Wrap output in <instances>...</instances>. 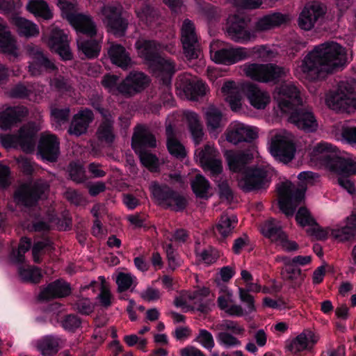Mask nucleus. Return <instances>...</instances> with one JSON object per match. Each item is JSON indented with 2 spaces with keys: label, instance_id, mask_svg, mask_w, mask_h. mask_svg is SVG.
<instances>
[{
  "label": "nucleus",
  "instance_id": "49530a36",
  "mask_svg": "<svg viewBox=\"0 0 356 356\" xmlns=\"http://www.w3.org/2000/svg\"><path fill=\"white\" fill-rule=\"evenodd\" d=\"M167 147L170 154L177 158L185 157L186 152L184 145L176 138L173 128L168 125L165 129Z\"/></svg>",
  "mask_w": 356,
  "mask_h": 356
},
{
  "label": "nucleus",
  "instance_id": "5fc2aeb1",
  "mask_svg": "<svg viewBox=\"0 0 356 356\" xmlns=\"http://www.w3.org/2000/svg\"><path fill=\"white\" fill-rule=\"evenodd\" d=\"M330 233L331 236L339 242L348 241L356 237L346 220L337 227L332 229Z\"/></svg>",
  "mask_w": 356,
  "mask_h": 356
},
{
  "label": "nucleus",
  "instance_id": "cd10ccee",
  "mask_svg": "<svg viewBox=\"0 0 356 356\" xmlns=\"http://www.w3.org/2000/svg\"><path fill=\"white\" fill-rule=\"evenodd\" d=\"M59 144L55 135H42L38 145V152L42 159L50 162L56 161L60 153Z\"/></svg>",
  "mask_w": 356,
  "mask_h": 356
},
{
  "label": "nucleus",
  "instance_id": "a19ab883",
  "mask_svg": "<svg viewBox=\"0 0 356 356\" xmlns=\"http://www.w3.org/2000/svg\"><path fill=\"white\" fill-rule=\"evenodd\" d=\"M282 260L284 263V267L281 272L282 279L287 282L293 288L300 286L303 280L301 270L298 266H293L284 259H282Z\"/></svg>",
  "mask_w": 356,
  "mask_h": 356
},
{
  "label": "nucleus",
  "instance_id": "5701e85b",
  "mask_svg": "<svg viewBox=\"0 0 356 356\" xmlns=\"http://www.w3.org/2000/svg\"><path fill=\"white\" fill-rule=\"evenodd\" d=\"M47 44L50 49L56 51L63 60H70L72 58L69 47L68 35L63 30L52 26Z\"/></svg>",
  "mask_w": 356,
  "mask_h": 356
},
{
  "label": "nucleus",
  "instance_id": "a18cd8bd",
  "mask_svg": "<svg viewBox=\"0 0 356 356\" xmlns=\"http://www.w3.org/2000/svg\"><path fill=\"white\" fill-rule=\"evenodd\" d=\"M335 162L332 172L339 175H356V157L353 156H338Z\"/></svg>",
  "mask_w": 356,
  "mask_h": 356
},
{
  "label": "nucleus",
  "instance_id": "dca6fc26",
  "mask_svg": "<svg viewBox=\"0 0 356 356\" xmlns=\"http://www.w3.org/2000/svg\"><path fill=\"white\" fill-rule=\"evenodd\" d=\"M195 155L204 171H209L212 176L218 175L222 170V161L218 150L211 143L197 149Z\"/></svg>",
  "mask_w": 356,
  "mask_h": 356
},
{
  "label": "nucleus",
  "instance_id": "9d476101",
  "mask_svg": "<svg viewBox=\"0 0 356 356\" xmlns=\"http://www.w3.org/2000/svg\"><path fill=\"white\" fill-rule=\"evenodd\" d=\"M49 189L48 183L39 179L32 184H24L15 193V201L18 204L25 207L35 205L40 199L46 197Z\"/></svg>",
  "mask_w": 356,
  "mask_h": 356
},
{
  "label": "nucleus",
  "instance_id": "864d4df0",
  "mask_svg": "<svg viewBox=\"0 0 356 356\" xmlns=\"http://www.w3.org/2000/svg\"><path fill=\"white\" fill-rule=\"evenodd\" d=\"M175 63L172 60L159 56L155 63L149 67L154 73H158V75L161 74L170 77L175 72Z\"/></svg>",
  "mask_w": 356,
  "mask_h": 356
},
{
  "label": "nucleus",
  "instance_id": "473e14b6",
  "mask_svg": "<svg viewBox=\"0 0 356 356\" xmlns=\"http://www.w3.org/2000/svg\"><path fill=\"white\" fill-rule=\"evenodd\" d=\"M291 20L290 15L281 13H273L259 18L254 26L257 31H266L288 23Z\"/></svg>",
  "mask_w": 356,
  "mask_h": 356
},
{
  "label": "nucleus",
  "instance_id": "39448f33",
  "mask_svg": "<svg viewBox=\"0 0 356 356\" xmlns=\"http://www.w3.org/2000/svg\"><path fill=\"white\" fill-rule=\"evenodd\" d=\"M305 188L297 187L291 181L282 183L277 187L279 207L287 216L293 215L296 207L305 199Z\"/></svg>",
  "mask_w": 356,
  "mask_h": 356
},
{
  "label": "nucleus",
  "instance_id": "f704fd0d",
  "mask_svg": "<svg viewBox=\"0 0 356 356\" xmlns=\"http://www.w3.org/2000/svg\"><path fill=\"white\" fill-rule=\"evenodd\" d=\"M70 293V286L67 282L61 280H56L44 288L40 295V300H49L56 298H63Z\"/></svg>",
  "mask_w": 356,
  "mask_h": 356
},
{
  "label": "nucleus",
  "instance_id": "9b49d317",
  "mask_svg": "<svg viewBox=\"0 0 356 356\" xmlns=\"http://www.w3.org/2000/svg\"><path fill=\"white\" fill-rule=\"evenodd\" d=\"M122 8L118 3L104 5L101 9L102 19L108 31L118 36L124 35L128 22L122 17Z\"/></svg>",
  "mask_w": 356,
  "mask_h": 356
},
{
  "label": "nucleus",
  "instance_id": "e2e57ef3",
  "mask_svg": "<svg viewBox=\"0 0 356 356\" xmlns=\"http://www.w3.org/2000/svg\"><path fill=\"white\" fill-rule=\"evenodd\" d=\"M207 86L202 81H197L195 83H190L185 92L189 96V98L193 100H196L200 97H202L206 94Z\"/></svg>",
  "mask_w": 356,
  "mask_h": 356
},
{
  "label": "nucleus",
  "instance_id": "09e8293b",
  "mask_svg": "<svg viewBox=\"0 0 356 356\" xmlns=\"http://www.w3.org/2000/svg\"><path fill=\"white\" fill-rule=\"evenodd\" d=\"M246 285V289L241 287L238 288V296L240 300L245 304H248V312H254L256 307L254 305V297L249 293V292L258 293L261 290V286L257 283H254L252 281L248 282Z\"/></svg>",
  "mask_w": 356,
  "mask_h": 356
},
{
  "label": "nucleus",
  "instance_id": "c756f323",
  "mask_svg": "<svg viewBox=\"0 0 356 356\" xmlns=\"http://www.w3.org/2000/svg\"><path fill=\"white\" fill-rule=\"evenodd\" d=\"M139 57L150 67L155 63L161 51V44L155 40L140 39L135 44Z\"/></svg>",
  "mask_w": 356,
  "mask_h": 356
},
{
  "label": "nucleus",
  "instance_id": "ddd939ff",
  "mask_svg": "<svg viewBox=\"0 0 356 356\" xmlns=\"http://www.w3.org/2000/svg\"><path fill=\"white\" fill-rule=\"evenodd\" d=\"M38 129L34 123L29 122L20 128L15 135H1L0 143L6 147H11L19 145L25 152H31L35 147V134Z\"/></svg>",
  "mask_w": 356,
  "mask_h": 356
},
{
  "label": "nucleus",
  "instance_id": "37998d69",
  "mask_svg": "<svg viewBox=\"0 0 356 356\" xmlns=\"http://www.w3.org/2000/svg\"><path fill=\"white\" fill-rule=\"evenodd\" d=\"M60 343L58 337L47 335L38 339L35 346L43 356H54L58 351Z\"/></svg>",
  "mask_w": 356,
  "mask_h": 356
},
{
  "label": "nucleus",
  "instance_id": "7ed1b4c3",
  "mask_svg": "<svg viewBox=\"0 0 356 356\" xmlns=\"http://www.w3.org/2000/svg\"><path fill=\"white\" fill-rule=\"evenodd\" d=\"M132 148L138 154L142 164L152 172H156L159 168V161L156 155L147 150L156 146L154 135L144 126L136 127L132 137Z\"/></svg>",
  "mask_w": 356,
  "mask_h": 356
},
{
  "label": "nucleus",
  "instance_id": "052dcab7",
  "mask_svg": "<svg viewBox=\"0 0 356 356\" xmlns=\"http://www.w3.org/2000/svg\"><path fill=\"white\" fill-rule=\"evenodd\" d=\"M339 140L343 143L356 145V126L343 125L339 133Z\"/></svg>",
  "mask_w": 356,
  "mask_h": 356
},
{
  "label": "nucleus",
  "instance_id": "c85d7f7f",
  "mask_svg": "<svg viewBox=\"0 0 356 356\" xmlns=\"http://www.w3.org/2000/svg\"><path fill=\"white\" fill-rule=\"evenodd\" d=\"M29 114V111L24 106H10L0 113V129L8 130L22 122Z\"/></svg>",
  "mask_w": 356,
  "mask_h": 356
},
{
  "label": "nucleus",
  "instance_id": "f03ea898",
  "mask_svg": "<svg viewBox=\"0 0 356 356\" xmlns=\"http://www.w3.org/2000/svg\"><path fill=\"white\" fill-rule=\"evenodd\" d=\"M253 156L248 152L229 153L227 161L229 169L235 172H242L238 178V186L245 192L265 187L270 182L272 168L269 165H261L254 168H247Z\"/></svg>",
  "mask_w": 356,
  "mask_h": 356
},
{
  "label": "nucleus",
  "instance_id": "69168bd1",
  "mask_svg": "<svg viewBox=\"0 0 356 356\" xmlns=\"http://www.w3.org/2000/svg\"><path fill=\"white\" fill-rule=\"evenodd\" d=\"M100 281L99 289L100 293L98 297L99 298V301L101 304L104 307H108L111 304V293L110 290L106 284V280L104 277L99 276L98 278Z\"/></svg>",
  "mask_w": 356,
  "mask_h": 356
},
{
  "label": "nucleus",
  "instance_id": "20e7f679",
  "mask_svg": "<svg viewBox=\"0 0 356 356\" xmlns=\"http://www.w3.org/2000/svg\"><path fill=\"white\" fill-rule=\"evenodd\" d=\"M326 104L337 112L350 113L356 110V89L353 81H341L337 89L326 95Z\"/></svg>",
  "mask_w": 356,
  "mask_h": 356
},
{
  "label": "nucleus",
  "instance_id": "0e129e2a",
  "mask_svg": "<svg viewBox=\"0 0 356 356\" xmlns=\"http://www.w3.org/2000/svg\"><path fill=\"white\" fill-rule=\"evenodd\" d=\"M69 175L72 180L81 183L86 180L85 170L82 165L78 163H71L69 165Z\"/></svg>",
  "mask_w": 356,
  "mask_h": 356
},
{
  "label": "nucleus",
  "instance_id": "2eb2a0df",
  "mask_svg": "<svg viewBox=\"0 0 356 356\" xmlns=\"http://www.w3.org/2000/svg\"><path fill=\"white\" fill-rule=\"evenodd\" d=\"M262 234L276 245L286 251L296 250L298 244L289 241L285 232L282 229L280 222L273 218L266 221L261 227Z\"/></svg>",
  "mask_w": 356,
  "mask_h": 356
},
{
  "label": "nucleus",
  "instance_id": "bb28decb",
  "mask_svg": "<svg viewBox=\"0 0 356 356\" xmlns=\"http://www.w3.org/2000/svg\"><path fill=\"white\" fill-rule=\"evenodd\" d=\"M319 337L314 332L305 330L296 337L289 341L286 348L294 354L304 350H310L318 342Z\"/></svg>",
  "mask_w": 356,
  "mask_h": 356
},
{
  "label": "nucleus",
  "instance_id": "6e6d98bb",
  "mask_svg": "<svg viewBox=\"0 0 356 356\" xmlns=\"http://www.w3.org/2000/svg\"><path fill=\"white\" fill-rule=\"evenodd\" d=\"M192 189L195 195L200 198H207L208 193L210 189L209 181L202 175H195L191 181Z\"/></svg>",
  "mask_w": 356,
  "mask_h": 356
},
{
  "label": "nucleus",
  "instance_id": "72a5a7b5",
  "mask_svg": "<svg viewBox=\"0 0 356 356\" xmlns=\"http://www.w3.org/2000/svg\"><path fill=\"white\" fill-rule=\"evenodd\" d=\"M101 115L103 117V120L96 132L97 138L100 141L111 144L115 138L113 117L108 111H101Z\"/></svg>",
  "mask_w": 356,
  "mask_h": 356
},
{
  "label": "nucleus",
  "instance_id": "e433bc0d",
  "mask_svg": "<svg viewBox=\"0 0 356 356\" xmlns=\"http://www.w3.org/2000/svg\"><path fill=\"white\" fill-rule=\"evenodd\" d=\"M78 32L82 33V32ZM97 31L96 33L92 35L84 33V35L90 38V40H86L81 36L77 39L78 48L89 58L97 57L101 50L100 40L102 36L99 35L97 39L92 38L97 35Z\"/></svg>",
  "mask_w": 356,
  "mask_h": 356
},
{
  "label": "nucleus",
  "instance_id": "4468645a",
  "mask_svg": "<svg viewBox=\"0 0 356 356\" xmlns=\"http://www.w3.org/2000/svg\"><path fill=\"white\" fill-rule=\"evenodd\" d=\"M218 42H213L210 45L211 59L218 64L230 65L247 59L250 51L245 47H226L218 49Z\"/></svg>",
  "mask_w": 356,
  "mask_h": 356
},
{
  "label": "nucleus",
  "instance_id": "ea45409f",
  "mask_svg": "<svg viewBox=\"0 0 356 356\" xmlns=\"http://www.w3.org/2000/svg\"><path fill=\"white\" fill-rule=\"evenodd\" d=\"M12 23L16 26L17 31L20 36L28 38L39 35L40 31L38 25L24 17L14 16L12 17Z\"/></svg>",
  "mask_w": 356,
  "mask_h": 356
},
{
  "label": "nucleus",
  "instance_id": "c9c22d12",
  "mask_svg": "<svg viewBox=\"0 0 356 356\" xmlns=\"http://www.w3.org/2000/svg\"><path fill=\"white\" fill-rule=\"evenodd\" d=\"M0 51L14 57L18 56L16 41L12 36L6 23L1 19H0Z\"/></svg>",
  "mask_w": 356,
  "mask_h": 356
},
{
  "label": "nucleus",
  "instance_id": "4d7b16f0",
  "mask_svg": "<svg viewBox=\"0 0 356 356\" xmlns=\"http://www.w3.org/2000/svg\"><path fill=\"white\" fill-rule=\"evenodd\" d=\"M31 245V239L22 238L17 250H13L10 254L11 261L16 264H23L25 260L24 253L30 249Z\"/></svg>",
  "mask_w": 356,
  "mask_h": 356
},
{
  "label": "nucleus",
  "instance_id": "0eeeda50",
  "mask_svg": "<svg viewBox=\"0 0 356 356\" xmlns=\"http://www.w3.org/2000/svg\"><path fill=\"white\" fill-rule=\"evenodd\" d=\"M63 15L76 31L89 35L96 33V24L90 16L74 12L75 5L69 0H56Z\"/></svg>",
  "mask_w": 356,
  "mask_h": 356
},
{
  "label": "nucleus",
  "instance_id": "423d86ee",
  "mask_svg": "<svg viewBox=\"0 0 356 356\" xmlns=\"http://www.w3.org/2000/svg\"><path fill=\"white\" fill-rule=\"evenodd\" d=\"M243 72L248 77L260 83L277 82L288 72L285 68L273 63H247Z\"/></svg>",
  "mask_w": 356,
  "mask_h": 356
},
{
  "label": "nucleus",
  "instance_id": "393cba45",
  "mask_svg": "<svg viewBox=\"0 0 356 356\" xmlns=\"http://www.w3.org/2000/svg\"><path fill=\"white\" fill-rule=\"evenodd\" d=\"M257 137V129L239 122H234L227 130V140L236 145L241 142H250Z\"/></svg>",
  "mask_w": 356,
  "mask_h": 356
},
{
  "label": "nucleus",
  "instance_id": "f3484780",
  "mask_svg": "<svg viewBox=\"0 0 356 356\" xmlns=\"http://www.w3.org/2000/svg\"><path fill=\"white\" fill-rule=\"evenodd\" d=\"M29 57L31 59L29 64V72L33 76L42 74L43 69L49 72L55 71L57 67L42 52L41 48L34 44L26 47Z\"/></svg>",
  "mask_w": 356,
  "mask_h": 356
},
{
  "label": "nucleus",
  "instance_id": "de8ad7c7",
  "mask_svg": "<svg viewBox=\"0 0 356 356\" xmlns=\"http://www.w3.org/2000/svg\"><path fill=\"white\" fill-rule=\"evenodd\" d=\"M189 130L195 145H199L203 139L204 132L202 125L200 122L197 114L194 112L187 111L185 113Z\"/></svg>",
  "mask_w": 356,
  "mask_h": 356
},
{
  "label": "nucleus",
  "instance_id": "680f3d73",
  "mask_svg": "<svg viewBox=\"0 0 356 356\" xmlns=\"http://www.w3.org/2000/svg\"><path fill=\"white\" fill-rule=\"evenodd\" d=\"M195 341L209 350L215 346V341L212 334L205 329H200L199 330L195 339Z\"/></svg>",
  "mask_w": 356,
  "mask_h": 356
},
{
  "label": "nucleus",
  "instance_id": "774afa93",
  "mask_svg": "<svg viewBox=\"0 0 356 356\" xmlns=\"http://www.w3.org/2000/svg\"><path fill=\"white\" fill-rule=\"evenodd\" d=\"M296 219L297 222L302 227L312 226L316 222L309 211L305 207L299 209L296 213Z\"/></svg>",
  "mask_w": 356,
  "mask_h": 356
},
{
  "label": "nucleus",
  "instance_id": "7c9ffc66",
  "mask_svg": "<svg viewBox=\"0 0 356 356\" xmlns=\"http://www.w3.org/2000/svg\"><path fill=\"white\" fill-rule=\"evenodd\" d=\"M244 90L250 105L256 109H264L270 102L269 93L256 84L248 83Z\"/></svg>",
  "mask_w": 356,
  "mask_h": 356
},
{
  "label": "nucleus",
  "instance_id": "1a4fd4ad",
  "mask_svg": "<svg viewBox=\"0 0 356 356\" xmlns=\"http://www.w3.org/2000/svg\"><path fill=\"white\" fill-rule=\"evenodd\" d=\"M149 188L154 198L158 202L159 204L176 211L185 209L187 204L186 198L168 186L152 182Z\"/></svg>",
  "mask_w": 356,
  "mask_h": 356
},
{
  "label": "nucleus",
  "instance_id": "6ab92c4d",
  "mask_svg": "<svg viewBox=\"0 0 356 356\" xmlns=\"http://www.w3.org/2000/svg\"><path fill=\"white\" fill-rule=\"evenodd\" d=\"M337 148L327 142H321L314 146L311 153V161L316 165L324 166L332 171L338 158Z\"/></svg>",
  "mask_w": 356,
  "mask_h": 356
},
{
  "label": "nucleus",
  "instance_id": "58836bf2",
  "mask_svg": "<svg viewBox=\"0 0 356 356\" xmlns=\"http://www.w3.org/2000/svg\"><path fill=\"white\" fill-rule=\"evenodd\" d=\"M108 53L112 63L124 70L131 66V58L123 46L113 44L111 46Z\"/></svg>",
  "mask_w": 356,
  "mask_h": 356
},
{
  "label": "nucleus",
  "instance_id": "bf43d9fd",
  "mask_svg": "<svg viewBox=\"0 0 356 356\" xmlns=\"http://www.w3.org/2000/svg\"><path fill=\"white\" fill-rule=\"evenodd\" d=\"M70 115V109L52 108L51 111L52 124L56 129H60V126L67 122Z\"/></svg>",
  "mask_w": 356,
  "mask_h": 356
},
{
  "label": "nucleus",
  "instance_id": "b1692460",
  "mask_svg": "<svg viewBox=\"0 0 356 356\" xmlns=\"http://www.w3.org/2000/svg\"><path fill=\"white\" fill-rule=\"evenodd\" d=\"M325 7L319 2H311L305 5L298 18L299 26L305 31L311 30L316 22L323 17Z\"/></svg>",
  "mask_w": 356,
  "mask_h": 356
},
{
  "label": "nucleus",
  "instance_id": "3c124183",
  "mask_svg": "<svg viewBox=\"0 0 356 356\" xmlns=\"http://www.w3.org/2000/svg\"><path fill=\"white\" fill-rule=\"evenodd\" d=\"M136 13L140 20L149 26H152L159 17L157 11L148 1H143L138 4Z\"/></svg>",
  "mask_w": 356,
  "mask_h": 356
},
{
  "label": "nucleus",
  "instance_id": "8fccbe9b",
  "mask_svg": "<svg viewBox=\"0 0 356 356\" xmlns=\"http://www.w3.org/2000/svg\"><path fill=\"white\" fill-rule=\"evenodd\" d=\"M26 8L28 11L35 17L48 20L52 18L53 14L44 0H29Z\"/></svg>",
  "mask_w": 356,
  "mask_h": 356
},
{
  "label": "nucleus",
  "instance_id": "a211bd4d",
  "mask_svg": "<svg viewBox=\"0 0 356 356\" xmlns=\"http://www.w3.org/2000/svg\"><path fill=\"white\" fill-rule=\"evenodd\" d=\"M150 79L141 72H131L118 86V93L125 97L134 96L144 90L149 84Z\"/></svg>",
  "mask_w": 356,
  "mask_h": 356
},
{
  "label": "nucleus",
  "instance_id": "6e6552de",
  "mask_svg": "<svg viewBox=\"0 0 356 356\" xmlns=\"http://www.w3.org/2000/svg\"><path fill=\"white\" fill-rule=\"evenodd\" d=\"M211 329L220 332L216 334L218 343L225 348H236L241 346V341L234 334L243 336L245 328L238 322L225 319L213 324Z\"/></svg>",
  "mask_w": 356,
  "mask_h": 356
},
{
  "label": "nucleus",
  "instance_id": "4be33fe9",
  "mask_svg": "<svg viewBox=\"0 0 356 356\" xmlns=\"http://www.w3.org/2000/svg\"><path fill=\"white\" fill-rule=\"evenodd\" d=\"M280 109L283 112H289L294 107L302 104V99L300 90L291 83H285L277 89V93L275 96Z\"/></svg>",
  "mask_w": 356,
  "mask_h": 356
},
{
  "label": "nucleus",
  "instance_id": "603ef678",
  "mask_svg": "<svg viewBox=\"0 0 356 356\" xmlns=\"http://www.w3.org/2000/svg\"><path fill=\"white\" fill-rule=\"evenodd\" d=\"M18 274L22 282L30 283H38L42 275L39 268L35 266H23L22 264H18Z\"/></svg>",
  "mask_w": 356,
  "mask_h": 356
},
{
  "label": "nucleus",
  "instance_id": "f257e3e1",
  "mask_svg": "<svg viewBox=\"0 0 356 356\" xmlns=\"http://www.w3.org/2000/svg\"><path fill=\"white\" fill-rule=\"evenodd\" d=\"M346 62L345 49L331 41L316 46L301 60L298 70L304 77L314 81L337 71Z\"/></svg>",
  "mask_w": 356,
  "mask_h": 356
},
{
  "label": "nucleus",
  "instance_id": "4c0bfd02",
  "mask_svg": "<svg viewBox=\"0 0 356 356\" xmlns=\"http://www.w3.org/2000/svg\"><path fill=\"white\" fill-rule=\"evenodd\" d=\"M204 115L209 132L217 136L224 126L221 111L216 107L210 106L205 110Z\"/></svg>",
  "mask_w": 356,
  "mask_h": 356
},
{
  "label": "nucleus",
  "instance_id": "f8f14e48",
  "mask_svg": "<svg viewBox=\"0 0 356 356\" xmlns=\"http://www.w3.org/2000/svg\"><path fill=\"white\" fill-rule=\"evenodd\" d=\"M250 20L241 14L229 15L226 24L228 37L236 42H246L256 38L255 31L248 29Z\"/></svg>",
  "mask_w": 356,
  "mask_h": 356
},
{
  "label": "nucleus",
  "instance_id": "412c9836",
  "mask_svg": "<svg viewBox=\"0 0 356 356\" xmlns=\"http://www.w3.org/2000/svg\"><path fill=\"white\" fill-rule=\"evenodd\" d=\"M270 149L273 156L284 163L293 159L296 152L291 137L285 134H277L272 138Z\"/></svg>",
  "mask_w": 356,
  "mask_h": 356
},
{
  "label": "nucleus",
  "instance_id": "a878e982",
  "mask_svg": "<svg viewBox=\"0 0 356 356\" xmlns=\"http://www.w3.org/2000/svg\"><path fill=\"white\" fill-rule=\"evenodd\" d=\"M289 121L305 132L315 131L318 127L313 112L308 108L295 109L291 112Z\"/></svg>",
  "mask_w": 356,
  "mask_h": 356
},
{
  "label": "nucleus",
  "instance_id": "aec40b11",
  "mask_svg": "<svg viewBox=\"0 0 356 356\" xmlns=\"http://www.w3.org/2000/svg\"><path fill=\"white\" fill-rule=\"evenodd\" d=\"M181 42L184 54L188 59L197 58L199 54V41L193 22L186 19L181 27Z\"/></svg>",
  "mask_w": 356,
  "mask_h": 356
},
{
  "label": "nucleus",
  "instance_id": "79ce46f5",
  "mask_svg": "<svg viewBox=\"0 0 356 356\" xmlns=\"http://www.w3.org/2000/svg\"><path fill=\"white\" fill-rule=\"evenodd\" d=\"M209 294V289L204 287L195 290L188 296L189 300L193 304V309H196L202 313H207L210 309L211 305V301L207 298Z\"/></svg>",
  "mask_w": 356,
  "mask_h": 356
},
{
  "label": "nucleus",
  "instance_id": "2f4dec72",
  "mask_svg": "<svg viewBox=\"0 0 356 356\" xmlns=\"http://www.w3.org/2000/svg\"><path fill=\"white\" fill-rule=\"evenodd\" d=\"M93 119L94 115L91 110L88 108L80 110L72 120L68 129L69 134L76 136L85 134Z\"/></svg>",
  "mask_w": 356,
  "mask_h": 356
},
{
  "label": "nucleus",
  "instance_id": "c03bdc74",
  "mask_svg": "<svg viewBox=\"0 0 356 356\" xmlns=\"http://www.w3.org/2000/svg\"><path fill=\"white\" fill-rule=\"evenodd\" d=\"M236 223L237 218L236 216L223 214L214 229V234L218 237L220 236L222 238H225L232 234Z\"/></svg>",
  "mask_w": 356,
  "mask_h": 356
},
{
  "label": "nucleus",
  "instance_id": "13d9d810",
  "mask_svg": "<svg viewBox=\"0 0 356 356\" xmlns=\"http://www.w3.org/2000/svg\"><path fill=\"white\" fill-rule=\"evenodd\" d=\"M198 243L195 248L196 257L198 261L204 262L206 264H211L214 263L217 258L218 254L216 250L212 248L208 249L200 250Z\"/></svg>",
  "mask_w": 356,
  "mask_h": 356
},
{
  "label": "nucleus",
  "instance_id": "338daca9",
  "mask_svg": "<svg viewBox=\"0 0 356 356\" xmlns=\"http://www.w3.org/2000/svg\"><path fill=\"white\" fill-rule=\"evenodd\" d=\"M136 277L129 273H120L116 277V283L120 292L128 290L134 284Z\"/></svg>",
  "mask_w": 356,
  "mask_h": 356
}]
</instances>
